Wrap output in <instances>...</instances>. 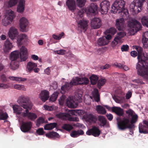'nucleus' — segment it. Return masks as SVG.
Returning a JSON list of instances; mask_svg holds the SVG:
<instances>
[{"label":"nucleus","instance_id":"f257e3e1","mask_svg":"<svg viewBox=\"0 0 148 148\" xmlns=\"http://www.w3.org/2000/svg\"><path fill=\"white\" fill-rule=\"evenodd\" d=\"M138 63L136 66L137 74L144 79L148 80V63L145 61L148 60V53L145 52L137 58Z\"/></svg>","mask_w":148,"mask_h":148},{"label":"nucleus","instance_id":"f03ea898","mask_svg":"<svg viewBox=\"0 0 148 148\" xmlns=\"http://www.w3.org/2000/svg\"><path fill=\"white\" fill-rule=\"evenodd\" d=\"M132 119L130 121L127 118H124L121 121H119L118 118H116L117 124L118 128L121 130H124L127 128L133 129L135 127L134 123H136L137 120L138 116L135 114L132 115Z\"/></svg>","mask_w":148,"mask_h":148},{"label":"nucleus","instance_id":"7ed1b4c3","mask_svg":"<svg viewBox=\"0 0 148 148\" xmlns=\"http://www.w3.org/2000/svg\"><path fill=\"white\" fill-rule=\"evenodd\" d=\"M19 54L21 61H25L28 57L27 48L22 46L20 49V52L18 51H15L11 53L10 59L11 60H16L19 57Z\"/></svg>","mask_w":148,"mask_h":148},{"label":"nucleus","instance_id":"20e7f679","mask_svg":"<svg viewBox=\"0 0 148 148\" xmlns=\"http://www.w3.org/2000/svg\"><path fill=\"white\" fill-rule=\"evenodd\" d=\"M17 102L20 106L22 107L25 110L27 109L31 110L33 106L32 103L29 97L24 95H21L18 97Z\"/></svg>","mask_w":148,"mask_h":148},{"label":"nucleus","instance_id":"39448f33","mask_svg":"<svg viewBox=\"0 0 148 148\" xmlns=\"http://www.w3.org/2000/svg\"><path fill=\"white\" fill-rule=\"evenodd\" d=\"M125 2L124 0H116L112 6V12L115 14L117 13L118 11H120L125 9Z\"/></svg>","mask_w":148,"mask_h":148},{"label":"nucleus","instance_id":"423d86ee","mask_svg":"<svg viewBox=\"0 0 148 148\" xmlns=\"http://www.w3.org/2000/svg\"><path fill=\"white\" fill-rule=\"evenodd\" d=\"M14 16L13 11L10 10H8L4 16L2 20V24L4 26H8L11 23Z\"/></svg>","mask_w":148,"mask_h":148},{"label":"nucleus","instance_id":"0eeeda50","mask_svg":"<svg viewBox=\"0 0 148 148\" xmlns=\"http://www.w3.org/2000/svg\"><path fill=\"white\" fill-rule=\"evenodd\" d=\"M127 25L133 30L137 32L141 28V23L135 19L132 18L127 23Z\"/></svg>","mask_w":148,"mask_h":148},{"label":"nucleus","instance_id":"6e6552de","mask_svg":"<svg viewBox=\"0 0 148 148\" xmlns=\"http://www.w3.org/2000/svg\"><path fill=\"white\" fill-rule=\"evenodd\" d=\"M110 2L107 0H104L100 4V11L102 14H106L110 8Z\"/></svg>","mask_w":148,"mask_h":148},{"label":"nucleus","instance_id":"1a4fd4ad","mask_svg":"<svg viewBox=\"0 0 148 148\" xmlns=\"http://www.w3.org/2000/svg\"><path fill=\"white\" fill-rule=\"evenodd\" d=\"M88 135H92L95 137L98 136L100 134V131L99 128L96 126H93L91 129L87 131L86 133Z\"/></svg>","mask_w":148,"mask_h":148},{"label":"nucleus","instance_id":"9d476101","mask_svg":"<svg viewBox=\"0 0 148 148\" xmlns=\"http://www.w3.org/2000/svg\"><path fill=\"white\" fill-rule=\"evenodd\" d=\"M90 25L93 29H98L101 25V20L99 18H94L91 20Z\"/></svg>","mask_w":148,"mask_h":148},{"label":"nucleus","instance_id":"9b49d317","mask_svg":"<svg viewBox=\"0 0 148 148\" xmlns=\"http://www.w3.org/2000/svg\"><path fill=\"white\" fill-rule=\"evenodd\" d=\"M126 34V33L124 32H121L118 33L112 42V45L114 46L118 44L120 42L121 38L125 36Z\"/></svg>","mask_w":148,"mask_h":148},{"label":"nucleus","instance_id":"f8f14e48","mask_svg":"<svg viewBox=\"0 0 148 148\" xmlns=\"http://www.w3.org/2000/svg\"><path fill=\"white\" fill-rule=\"evenodd\" d=\"M66 104L67 106L71 108H74L78 106V103L73 99V97H69L66 99Z\"/></svg>","mask_w":148,"mask_h":148},{"label":"nucleus","instance_id":"ddd939ff","mask_svg":"<svg viewBox=\"0 0 148 148\" xmlns=\"http://www.w3.org/2000/svg\"><path fill=\"white\" fill-rule=\"evenodd\" d=\"M18 32L16 28L14 27H11L8 32L9 37L12 40L15 39L18 35Z\"/></svg>","mask_w":148,"mask_h":148},{"label":"nucleus","instance_id":"4468645a","mask_svg":"<svg viewBox=\"0 0 148 148\" xmlns=\"http://www.w3.org/2000/svg\"><path fill=\"white\" fill-rule=\"evenodd\" d=\"M32 126V123L31 122H23L21 127V129L24 132H27L31 130Z\"/></svg>","mask_w":148,"mask_h":148},{"label":"nucleus","instance_id":"2eb2a0df","mask_svg":"<svg viewBox=\"0 0 148 148\" xmlns=\"http://www.w3.org/2000/svg\"><path fill=\"white\" fill-rule=\"evenodd\" d=\"M29 109L25 110V112L23 113V116L24 117H27V118L31 120H34L37 118V115L34 113L29 112Z\"/></svg>","mask_w":148,"mask_h":148},{"label":"nucleus","instance_id":"dca6fc26","mask_svg":"<svg viewBox=\"0 0 148 148\" xmlns=\"http://www.w3.org/2000/svg\"><path fill=\"white\" fill-rule=\"evenodd\" d=\"M115 25L119 30H123L124 28V19L123 18L116 20Z\"/></svg>","mask_w":148,"mask_h":148},{"label":"nucleus","instance_id":"f3484780","mask_svg":"<svg viewBox=\"0 0 148 148\" xmlns=\"http://www.w3.org/2000/svg\"><path fill=\"white\" fill-rule=\"evenodd\" d=\"M83 117L87 121L95 123L97 120L96 117L91 114L87 113L83 116Z\"/></svg>","mask_w":148,"mask_h":148},{"label":"nucleus","instance_id":"a211bd4d","mask_svg":"<svg viewBox=\"0 0 148 148\" xmlns=\"http://www.w3.org/2000/svg\"><path fill=\"white\" fill-rule=\"evenodd\" d=\"M20 27L21 30L23 32H25L28 24V21L27 19L24 17L21 18L20 21Z\"/></svg>","mask_w":148,"mask_h":148},{"label":"nucleus","instance_id":"6ab92c4d","mask_svg":"<svg viewBox=\"0 0 148 148\" xmlns=\"http://www.w3.org/2000/svg\"><path fill=\"white\" fill-rule=\"evenodd\" d=\"M97 8V5L92 3L87 8V10L90 14L94 15L96 13Z\"/></svg>","mask_w":148,"mask_h":148},{"label":"nucleus","instance_id":"aec40b11","mask_svg":"<svg viewBox=\"0 0 148 148\" xmlns=\"http://www.w3.org/2000/svg\"><path fill=\"white\" fill-rule=\"evenodd\" d=\"M49 97V92L46 90H42L39 95V97L42 101H45Z\"/></svg>","mask_w":148,"mask_h":148},{"label":"nucleus","instance_id":"412c9836","mask_svg":"<svg viewBox=\"0 0 148 148\" xmlns=\"http://www.w3.org/2000/svg\"><path fill=\"white\" fill-rule=\"evenodd\" d=\"M78 27L80 29L86 31L88 26V21L83 20H80L78 23Z\"/></svg>","mask_w":148,"mask_h":148},{"label":"nucleus","instance_id":"4be33fe9","mask_svg":"<svg viewBox=\"0 0 148 148\" xmlns=\"http://www.w3.org/2000/svg\"><path fill=\"white\" fill-rule=\"evenodd\" d=\"M4 45V51L5 53L8 52L13 47L12 43L10 42L8 39H7L5 42Z\"/></svg>","mask_w":148,"mask_h":148},{"label":"nucleus","instance_id":"5701e85b","mask_svg":"<svg viewBox=\"0 0 148 148\" xmlns=\"http://www.w3.org/2000/svg\"><path fill=\"white\" fill-rule=\"evenodd\" d=\"M25 5V1L24 0H20L17 7V11L22 13L24 11Z\"/></svg>","mask_w":148,"mask_h":148},{"label":"nucleus","instance_id":"b1692460","mask_svg":"<svg viewBox=\"0 0 148 148\" xmlns=\"http://www.w3.org/2000/svg\"><path fill=\"white\" fill-rule=\"evenodd\" d=\"M66 5L71 10H74L75 9V3L74 0H67Z\"/></svg>","mask_w":148,"mask_h":148},{"label":"nucleus","instance_id":"393cba45","mask_svg":"<svg viewBox=\"0 0 148 148\" xmlns=\"http://www.w3.org/2000/svg\"><path fill=\"white\" fill-rule=\"evenodd\" d=\"M109 43L108 41L104 37L99 38L97 41V45L100 46L107 45Z\"/></svg>","mask_w":148,"mask_h":148},{"label":"nucleus","instance_id":"a878e982","mask_svg":"<svg viewBox=\"0 0 148 148\" xmlns=\"http://www.w3.org/2000/svg\"><path fill=\"white\" fill-rule=\"evenodd\" d=\"M111 109L113 112L119 116H122L123 114V110L119 107H113Z\"/></svg>","mask_w":148,"mask_h":148},{"label":"nucleus","instance_id":"bb28decb","mask_svg":"<svg viewBox=\"0 0 148 148\" xmlns=\"http://www.w3.org/2000/svg\"><path fill=\"white\" fill-rule=\"evenodd\" d=\"M82 94L83 92L81 89L77 90L75 92V98L79 102H80L82 101Z\"/></svg>","mask_w":148,"mask_h":148},{"label":"nucleus","instance_id":"cd10ccee","mask_svg":"<svg viewBox=\"0 0 148 148\" xmlns=\"http://www.w3.org/2000/svg\"><path fill=\"white\" fill-rule=\"evenodd\" d=\"M130 8L131 11L135 14L140 12L141 10L142 7H138L135 5V4L134 5V3H132L130 5Z\"/></svg>","mask_w":148,"mask_h":148},{"label":"nucleus","instance_id":"c85d7f7f","mask_svg":"<svg viewBox=\"0 0 148 148\" xmlns=\"http://www.w3.org/2000/svg\"><path fill=\"white\" fill-rule=\"evenodd\" d=\"M117 13L119 14L120 16L123 18H127L129 15L128 11L126 8L120 11H118Z\"/></svg>","mask_w":148,"mask_h":148},{"label":"nucleus","instance_id":"c756f323","mask_svg":"<svg viewBox=\"0 0 148 148\" xmlns=\"http://www.w3.org/2000/svg\"><path fill=\"white\" fill-rule=\"evenodd\" d=\"M96 110L98 113L104 114L106 113V111L104 108L101 105H98L96 107Z\"/></svg>","mask_w":148,"mask_h":148},{"label":"nucleus","instance_id":"7c9ffc66","mask_svg":"<svg viewBox=\"0 0 148 148\" xmlns=\"http://www.w3.org/2000/svg\"><path fill=\"white\" fill-rule=\"evenodd\" d=\"M37 66V64L36 63L32 62H29L27 64V70L29 72H31L33 69Z\"/></svg>","mask_w":148,"mask_h":148},{"label":"nucleus","instance_id":"2f4dec72","mask_svg":"<svg viewBox=\"0 0 148 148\" xmlns=\"http://www.w3.org/2000/svg\"><path fill=\"white\" fill-rule=\"evenodd\" d=\"M98 120L100 126H104L106 124L107 122L106 119L103 116H99L98 117Z\"/></svg>","mask_w":148,"mask_h":148},{"label":"nucleus","instance_id":"473e14b6","mask_svg":"<svg viewBox=\"0 0 148 148\" xmlns=\"http://www.w3.org/2000/svg\"><path fill=\"white\" fill-rule=\"evenodd\" d=\"M92 94L95 100L97 102L99 101L100 98L98 89H95L92 92Z\"/></svg>","mask_w":148,"mask_h":148},{"label":"nucleus","instance_id":"72a5a7b5","mask_svg":"<svg viewBox=\"0 0 148 148\" xmlns=\"http://www.w3.org/2000/svg\"><path fill=\"white\" fill-rule=\"evenodd\" d=\"M57 125L56 123L47 124L44 126V129L46 130H51L56 127Z\"/></svg>","mask_w":148,"mask_h":148},{"label":"nucleus","instance_id":"f704fd0d","mask_svg":"<svg viewBox=\"0 0 148 148\" xmlns=\"http://www.w3.org/2000/svg\"><path fill=\"white\" fill-rule=\"evenodd\" d=\"M10 68L13 70H15L19 67V62L15 60H12L10 63Z\"/></svg>","mask_w":148,"mask_h":148},{"label":"nucleus","instance_id":"c9c22d12","mask_svg":"<svg viewBox=\"0 0 148 148\" xmlns=\"http://www.w3.org/2000/svg\"><path fill=\"white\" fill-rule=\"evenodd\" d=\"M8 78L11 80H15L17 81L25 82L27 80L26 78L14 76H9L8 77Z\"/></svg>","mask_w":148,"mask_h":148},{"label":"nucleus","instance_id":"e433bc0d","mask_svg":"<svg viewBox=\"0 0 148 148\" xmlns=\"http://www.w3.org/2000/svg\"><path fill=\"white\" fill-rule=\"evenodd\" d=\"M27 39V35L23 34H20L18 36L17 40L18 42V45H20L21 44V41L23 39Z\"/></svg>","mask_w":148,"mask_h":148},{"label":"nucleus","instance_id":"4c0bfd02","mask_svg":"<svg viewBox=\"0 0 148 148\" xmlns=\"http://www.w3.org/2000/svg\"><path fill=\"white\" fill-rule=\"evenodd\" d=\"M71 87L69 83H67L61 88V92L65 93L68 91V90Z\"/></svg>","mask_w":148,"mask_h":148},{"label":"nucleus","instance_id":"58836bf2","mask_svg":"<svg viewBox=\"0 0 148 148\" xmlns=\"http://www.w3.org/2000/svg\"><path fill=\"white\" fill-rule=\"evenodd\" d=\"M56 116L57 118L62 119H66L68 118V115L65 113H59L56 114Z\"/></svg>","mask_w":148,"mask_h":148},{"label":"nucleus","instance_id":"ea45409f","mask_svg":"<svg viewBox=\"0 0 148 148\" xmlns=\"http://www.w3.org/2000/svg\"><path fill=\"white\" fill-rule=\"evenodd\" d=\"M98 77L95 75H92L90 77V79L91 83L92 85H94L96 84L98 80Z\"/></svg>","mask_w":148,"mask_h":148},{"label":"nucleus","instance_id":"a19ab883","mask_svg":"<svg viewBox=\"0 0 148 148\" xmlns=\"http://www.w3.org/2000/svg\"><path fill=\"white\" fill-rule=\"evenodd\" d=\"M62 128L65 130L70 131L73 129L72 126L69 124H65L62 126Z\"/></svg>","mask_w":148,"mask_h":148},{"label":"nucleus","instance_id":"79ce46f5","mask_svg":"<svg viewBox=\"0 0 148 148\" xmlns=\"http://www.w3.org/2000/svg\"><path fill=\"white\" fill-rule=\"evenodd\" d=\"M141 20L143 25L148 27V17L146 16H143Z\"/></svg>","mask_w":148,"mask_h":148},{"label":"nucleus","instance_id":"37998d69","mask_svg":"<svg viewBox=\"0 0 148 148\" xmlns=\"http://www.w3.org/2000/svg\"><path fill=\"white\" fill-rule=\"evenodd\" d=\"M59 93L57 92H56L51 95L49 98V100L52 102H54L55 101Z\"/></svg>","mask_w":148,"mask_h":148},{"label":"nucleus","instance_id":"c03bdc74","mask_svg":"<svg viewBox=\"0 0 148 148\" xmlns=\"http://www.w3.org/2000/svg\"><path fill=\"white\" fill-rule=\"evenodd\" d=\"M86 0H76L77 5L79 7L84 6Z\"/></svg>","mask_w":148,"mask_h":148},{"label":"nucleus","instance_id":"a18cd8bd","mask_svg":"<svg viewBox=\"0 0 148 148\" xmlns=\"http://www.w3.org/2000/svg\"><path fill=\"white\" fill-rule=\"evenodd\" d=\"M47 122V121H45L44 119L43 118L40 117L37 119L36 125L38 127H39L41 124L45 123Z\"/></svg>","mask_w":148,"mask_h":148},{"label":"nucleus","instance_id":"49530a36","mask_svg":"<svg viewBox=\"0 0 148 148\" xmlns=\"http://www.w3.org/2000/svg\"><path fill=\"white\" fill-rule=\"evenodd\" d=\"M14 88L15 89L18 90H22L23 91H25L26 88L25 86L22 85L15 84L14 86Z\"/></svg>","mask_w":148,"mask_h":148},{"label":"nucleus","instance_id":"de8ad7c7","mask_svg":"<svg viewBox=\"0 0 148 148\" xmlns=\"http://www.w3.org/2000/svg\"><path fill=\"white\" fill-rule=\"evenodd\" d=\"M78 77H75L69 83L71 86L73 85H76L79 84Z\"/></svg>","mask_w":148,"mask_h":148},{"label":"nucleus","instance_id":"09e8293b","mask_svg":"<svg viewBox=\"0 0 148 148\" xmlns=\"http://www.w3.org/2000/svg\"><path fill=\"white\" fill-rule=\"evenodd\" d=\"M145 0H135V5L139 7H142L143 3Z\"/></svg>","mask_w":148,"mask_h":148},{"label":"nucleus","instance_id":"8fccbe9b","mask_svg":"<svg viewBox=\"0 0 148 148\" xmlns=\"http://www.w3.org/2000/svg\"><path fill=\"white\" fill-rule=\"evenodd\" d=\"M136 49L138 52V56L137 58H140V56L142 55L143 53V49L141 47L136 46Z\"/></svg>","mask_w":148,"mask_h":148},{"label":"nucleus","instance_id":"3c124183","mask_svg":"<svg viewBox=\"0 0 148 148\" xmlns=\"http://www.w3.org/2000/svg\"><path fill=\"white\" fill-rule=\"evenodd\" d=\"M92 99V97L90 96H88L86 98H85L84 99V102L86 104L90 105L91 103V99Z\"/></svg>","mask_w":148,"mask_h":148},{"label":"nucleus","instance_id":"603ef678","mask_svg":"<svg viewBox=\"0 0 148 148\" xmlns=\"http://www.w3.org/2000/svg\"><path fill=\"white\" fill-rule=\"evenodd\" d=\"M18 0H10L8 2V6L11 7L16 5L17 3Z\"/></svg>","mask_w":148,"mask_h":148},{"label":"nucleus","instance_id":"864d4df0","mask_svg":"<svg viewBox=\"0 0 148 148\" xmlns=\"http://www.w3.org/2000/svg\"><path fill=\"white\" fill-rule=\"evenodd\" d=\"M46 136L49 138H52L54 136H56L58 135V134L56 132H52L46 134Z\"/></svg>","mask_w":148,"mask_h":148},{"label":"nucleus","instance_id":"5fc2aeb1","mask_svg":"<svg viewBox=\"0 0 148 148\" xmlns=\"http://www.w3.org/2000/svg\"><path fill=\"white\" fill-rule=\"evenodd\" d=\"M8 117L7 114L6 113H0V120H5Z\"/></svg>","mask_w":148,"mask_h":148},{"label":"nucleus","instance_id":"6e6d98bb","mask_svg":"<svg viewBox=\"0 0 148 148\" xmlns=\"http://www.w3.org/2000/svg\"><path fill=\"white\" fill-rule=\"evenodd\" d=\"M107 32L112 35H114L116 32V29L114 27H111L107 30Z\"/></svg>","mask_w":148,"mask_h":148},{"label":"nucleus","instance_id":"4d7b16f0","mask_svg":"<svg viewBox=\"0 0 148 148\" xmlns=\"http://www.w3.org/2000/svg\"><path fill=\"white\" fill-rule=\"evenodd\" d=\"M64 32H62L58 35L57 36L55 34H53L52 36L56 40H59L62 37L64 36Z\"/></svg>","mask_w":148,"mask_h":148},{"label":"nucleus","instance_id":"13d9d810","mask_svg":"<svg viewBox=\"0 0 148 148\" xmlns=\"http://www.w3.org/2000/svg\"><path fill=\"white\" fill-rule=\"evenodd\" d=\"M66 99L65 96L64 95H62L59 99L58 101L59 104L60 105H63Z\"/></svg>","mask_w":148,"mask_h":148},{"label":"nucleus","instance_id":"bf43d9fd","mask_svg":"<svg viewBox=\"0 0 148 148\" xmlns=\"http://www.w3.org/2000/svg\"><path fill=\"white\" fill-rule=\"evenodd\" d=\"M106 82V80L105 79H101L98 81V84L99 86H101L103 85Z\"/></svg>","mask_w":148,"mask_h":148},{"label":"nucleus","instance_id":"052dcab7","mask_svg":"<svg viewBox=\"0 0 148 148\" xmlns=\"http://www.w3.org/2000/svg\"><path fill=\"white\" fill-rule=\"evenodd\" d=\"M142 41L144 47L145 48H148V39L142 38Z\"/></svg>","mask_w":148,"mask_h":148},{"label":"nucleus","instance_id":"680f3d73","mask_svg":"<svg viewBox=\"0 0 148 148\" xmlns=\"http://www.w3.org/2000/svg\"><path fill=\"white\" fill-rule=\"evenodd\" d=\"M36 133L39 135H43L44 132L42 128H39L36 130Z\"/></svg>","mask_w":148,"mask_h":148},{"label":"nucleus","instance_id":"e2e57ef3","mask_svg":"<svg viewBox=\"0 0 148 148\" xmlns=\"http://www.w3.org/2000/svg\"><path fill=\"white\" fill-rule=\"evenodd\" d=\"M19 107V106L16 105H14L13 106V108L14 112L15 113H16L17 114H18Z\"/></svg>","mask_w":148,"mask_h":148},{"label":"nucleus","instance_id":"0e129e2a","mask_svg":"<svg viewBox=\"0 0 148 148\" xmlns=\"http://www.w3.org/2000/svg\"><path fill=\"white\" fill-rule=\"evenodd\" d=\"M129 49V46L127 45H123L121 47L122 51H127Z\"/></svg>","mask_w":148,"mask_h":148},{"label":"nucleus","instance_id":"69168bd1","mask_svg":"<svg viewBox=\"0 0 148 148\" xmlns=\"http://www.w3.org/2000/svg\"><path fill=\"white\" fill-rule=\"evenodd\" d=\"M2 82H6L7 81V79L4 74H2L0 76Z\"/></svg>","mask_w":148,"mask_h":148},{"label":"nucleus","instance_id":"338daca9","mask_svg":"<svg viewBox=\"0 0 148 148\" xmlns=\"http://www.w3.org/2000/svg\"><path fill=\"white\" fill-rule=\"evenodd\" d=\"M10 87V86L8 84L0 83V88H1L3 89H6Z\"/></svg>","mask_w":148,"mask_h":148},{"label":"nucleus","instance_id":"774afa93","mask_svg":"<svg viewBox=\"0 0 148 148\" xmlns=\"http://www.w3.org/2000/svg\"><path fill=\"white\" fill-rule=\"evenodd\" d=\"M68 119L69 121H79L78 118L77 117H69L68 118Z\"/></svg>","mask_w":148,"mask_h":148}]
</instances>
